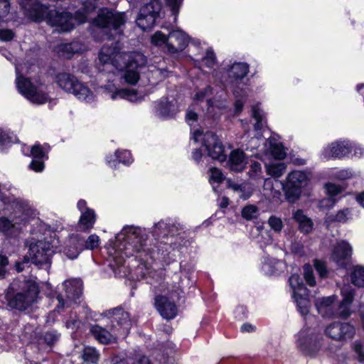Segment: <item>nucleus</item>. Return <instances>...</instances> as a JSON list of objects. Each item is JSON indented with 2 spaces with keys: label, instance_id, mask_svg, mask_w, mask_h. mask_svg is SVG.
I'll use <instances>...</instances> for the list:
<instances>
[{
  "label": "nucleus",
  "instance_id": "nucleus-4",
  "mask_svg": "<svg viewBox=\"0 0 364 364\" xmlns=\"http://www.w3.org/2000/svg\"><path fill=\"white\" fill-rule=\"evenodd\" d=\"M38 292V287L35 282H23L21 291L14 296H11L10 293L7 292L6 298L8 306L11 309L24 311L37 301Z\"/></svg>",
  "mask_w": 364,
  "mask_h": 364
},
{
  "label": "nucleus",
  "instance_id": "nucleus-54",
  "mask_svg": "<svg viewBox=\"0 0 364 364\" xmlns=\"http://www.w3.org/2000/svg\"><path fill=\"white\" fill-rule=\"evenodd\" d=\"M314 267L321 277L324 278L328 275L326 264L320 260L314 261Z\"/></svg>",
  "mask_w": 364,
  "mask_h": 364
},
{
  "label": "nucleus",
  "instance_id": "nucleus-35",
  "mask_svg": "<svg viewBox=\"0 0 364 364\" xmlns=\"http://www.w3.org/2000/svg\"><path fill=\"white\" fill-rule=\"evenodd\" d=\"M293 297L301 314L302 316L307 315L310 308V303L308 299V291H306V294H298V295H294Z\"/></svg>",
  "mask_w": 364,
  "mask_h": 364
},
{
  "label": "nucleus",
  "instance_id": "nucleus-41",
  "mask_svg": "<svg viewBox=\"0 0 364 364\" xmlns=\"http://www.w3.org/2000/svg\"><path fill=\"white\" fill-rule=\"evenodd\" d=\"M151 43L168 51V36L161 31H156L151 37Z\"/></svg>",
  "mask_w": 364,
  "mask_h": 364
},
{
  "label": "nucleus",
  "instance_id": "nucleus-36",
  "mask_svg": "<svg viewBox=\"0 0 364 364\" xmlns=\"http://www.w3.org/2000/svg\"><path fill=\"white\" fill-rule=\"evenodd\" d=\"M156 18V17L152 15H148L146 14L141 15V11H140L136 22L142 31H146L151 28L154 25Z\"/></svg>",
  "mask_w": 364,
  "mask_h": 364
},
{
  "label": "nucleus",
  "instance_id": "nucleus-16",
  "mask_svg": "<svg viewBox=\"0 0 364 364\" xmlns=\"http://www.w3.org/2000/svg\"><path fill=\"white\" fill-rule=\"evenodd\" d=\"M171 299L166 295H157L154 299V306L160 315L167 320L175 318L178 308L175 304L173 296Z\"/></svg>",
  "mask_w": 364,
  "mask_h": 364
},
{
  "label": "nucleus",
  "instance_id": "nucleus-8",
  "mask_svg": "<svg viewBox=\"0 0 364 364\" xmlns=\"http://www.w3.org/2000/svg\"><path fill=\"white\" fill-rule=\"evenodd\" d=\"M53 252L52 246L48 242L45 240L32 242L29 245L28 256L25 257L23 264L16 262V270L21 272L24 269L23 264L28 263L29 260L36 264H46L49 262Z\"/></svg>",
  "mask_w": 364,
  "mask_h": 364
},
{
  "label": "nucleus",
  "instance_id": "nucleus-44",
  "mask_svg": "<svg viewBox=\"0 0 364 364\" xmlns=\"http://www.w3.org/2000/svg\"><path fill=\"white\" fill-rule=\"evenodd\" d=\"M252 117L256 120V122L255 124V129L256 131L261 130L265 122L263 120V112L262 110H261L258 105L252 107Z\"/></svg>",
  "mask_w": 364,
  "mask_h": 364
},
{
  "label": "nucleus",
  "instance_id": "nucleus-24",
  "mask_svg": "<svg viewBox=\"0 0 364 364\" xmlns=\"http://www.w3.org/2000/svg\"><path fill=\"white\" fill-rule=\"evenodd\" d=\"M66 297L70 301H76L82 294V284L80 279H70L63 284Z\"/></svg>",
  "mask_w": 364,
  "mask_h": 364
},
{
  "label": "nucleus",
  "instance_id": "nucleus-20",
  "mask_svg": "<svg viewBox=\"0 0 364 364\" xmlns=\"http://www.w3.org/2000/svg\"><path fill=\"white\" fill-rule=\"evenodd\" d=\"M82 250L83 239L78 235H71L64 242L61 251L68 258L74 259Z\"/></svg>",
  "mask_w": 364,
  "mask_h": 364
},
{
  "label": "nucleus",
  "instance_id": "nucleus-19",
  "mask_svg": "<svg viewBox=\"0 0 364 364\" xmlns=\"http://www.w3.org/2000/svg\"><path fill=\"white\" fill-rule=\"evenodd\" d=\"M156 113L164 118H169L174 117L179 111L178 105L176 100L171 97L161 98L156 102L155 106Z\"/></svg>",
  "mask_w": 364,
  "mask_h": 364
},
{
  "label": "nucleus",
  "instance_id": "nucleus-3",
  "mask_svg": "<svg viewBox=\"0 0 364 364\" xmlns=\"http://www.w3.org/2000/svg\"><path fill=\"white\" fill-rule=\"evenodd\" d=\"M19 4L28 17L38 21L46 18L59 32L69 31L76 22L75 18L68 12L59 13L55 10L48 11V8L41 4L38 0H19Z\"/></svg>",
  "mask_w": 364,
  "mask_h": 364
},
{
  "label": "nucleus",
  "instance_id": "nucleus-43",
  "mask_svg": "<svg viewBox=\"0 0 364 364\" xmlns=\"http://www.w3.org/2000/svg\"><path fill=\"white\" fill-rule=\"evenodd\" d=\"M350 216V213L349 209H344L340 210L336 215L330 214L326 216V222H340L345 223L346 222Z\"/></svg>",
  "mask_w": 364,
  "mask_h": 364
},
{
  "label": "nucleus",
  "instance_id": "nucleus-18",
  "mask_svg": "<svg viewBox=\"0 0 364 364\" xmlns=\"http://www.w3.org/2000/svg\"><path fill=\"white\" fill-rule=\"evenodd\" d=\"M106 93L109 97L116 100L118 99H125L132 102H138L141 101L144 95L134 90L117 89L114 85H108L105 87Z\"/></svg>",
  "mask_w": 364,
  "mask_h": 364
},
{
  "label": "nucleus",
  "instance_id": "nucleus-2",
  "mask_svg": "<svg viewBox=\"0 0 364 364\" xmlns=\"http://www.w3.org/2000/svg\"><path fill=\"white\" fill-rule=\"evenodd\" d=\"M148 235L145 229L133 225H127L116 236V243L109 249V255L117 266L124 263V257L139 254L141 260L147 261L150 249L147 247Z\"/></svg>",
  "mask_w": 364,
  "mask_h": 364
},
{
  "label": "nucleus",
  "instance_id": "nucleus-34",
  "mask_svg": "<svg viewBox=\"0 0 364 364\" xmlns=\"http://www.w3.org/2000/svg\"><path fill=\"white\" fill-rule=\"evenodd\" d=\"M289 286L292 289V296H296L298 294H306L308 291L303 284V281L299 275L292 274L289 279Z\"/></svg>",
  "mask_w": 364,
  "mask_h": 364
},
{
  "label": "nucleus",
  "instance_id": "nucleus-6",
  "mask_svg": "<svg viewBox=\"0 0 364 364\" xmlns=\"http://www.w3.org/2000/svg\"><path fill=\"white\" fill-rule=\"evenodd\" d=\"M16 86L19 92L33 104L42 105L47 102L49 97L46 93V87L41 83L34 85L29 79L18 75L16 68Z\"/></svg>",
  "mask_w": 364,
  "mask_h": 364
},
{
  "label": "nucleus",
  "instance_id": "nucleus-32",
  "mask_svg": "<svg viewBox=\"0 0 364 364\" xmlns=\"http://www.w3.org/2000/svg\"><path fill=\"white\" fill-rule=\"evenodd\" d=\"M176 230L177 228L174 225L161 220L154 225L153 232L156 236L165 237L168 235H173Z\"/></svg>",
  "mask_w": 364,
  "mask_h": 364
},
{
  "label": "nucleus",
  "instance_id": "nucleus-38",
  "mask_svg": "<svg viewBox=\"0 0 364 364\" xmlns=\"http://www.w3.org/2000/svg\"><path fill=\"white\" fill-rule=\"evenodd\" d=\"M353 284L358 287H364V267L361 265L355 266L351 275Z\"/></svg>",
  "mask_w": 364,
  "mask_h": 364
},
{
  "label": "nucleus",
  "instance_id": "nucleus-50",
  "mask_svg": "<svg viewBox=\"0 0 364 364\" xmlns=\"http://www.w3.org/2000/svg\"><path fill=\"white\" fill-rule=\"evenodd\" d=\"M202 61L207 68H213L215 64V56L213 51L208 50Z\"/></svg>",
  "mask_w": 364,
  "mask_h": 364
},
{
  "label": "nucleus",
  "instance_id": "nucleus-49",
  "mask_svg": "<svg viewBox=\"0 0 364 364\" xmlns=\"http://www.w3.org/2000/svg\"><path fill=\"white\" fill-rule=\"evenodd\" d=\"M304 276L306 283L309 286L314 287L316 285V280L314 277L313 269L311 265L305 264L304 266Z\"/></svg>",
  "mask_w": 364,
  "mask_h": 364
},
{
  "label": "nucleus",
  "instance_id": "nucleus-57",
  "mask_svg": "<svg viewBox=\"0 0 364 364\" xmlns=\"http://www.w3.org/2000/svg\"><path fill=\"white\" fill-rule=\"evenodd\" d=\"M9 264L8 258L6 256L0 255V278H4L7 272Z\"/></svg>",
  "mask_w": 364,
  "mask_h": 364
},
{
  "label": "nucleus",
  "instance_id": "nucleus-13",
  "mask_svg": "<svg viewBox=\"0 0 364 364\" xmlns=\"http://www.w3.org/2000/svg\"><path fill=\"white\" fill-rule=\"evenodd\" d=\"M353 247L346 240H340L333 247L330 259L338 267L346 268L351 261Z\"/></svg>",
  "mask_w": 364,
  "mask_h": 364
},
{
  "label": "nucleus",
  "instance_id": "nucleus-40",
  "mask_svg": "<svg viewBox=\"0 0 364 364\" xmlns=\"http://www.w3.org/2000/svg\"><path fill=\"white\" fill-rule=\"evenodd\" d=\"M266 167L268 174L275 178L282 176L287 168L286 164L283 162L272 163Z\"/></svg>",
  "mask_w": 364,
  "mask_h": 364
},
{
  "label": "nucleus",
  "instance_id": "nucleus-7",
  "mask_svg": "<svg viewBox=\"0 0 364 364\" xmlns=\"http://www.w3.org/2000/svg\"><path fill=\"white\" fill-rule=\"evenodd\" d=\"M296 347L305 355H316L323 346V337L314 329L302 328L296 336Z\"/></svg>",
  "mask_w": 364,
  "mask_h": 364
},
{
  "label": "nucleus",
  "instance_id": "nucleus-17",
  "mask_svg": "<svg viewBox=\"0 0 364 364\" xmlns=\"http://www.w3.org/2000/svg\"><path fill=\"white\" fill-rule=\"evenodd\" d=\"M189 37L181 30H173L168 35V52L171 54L183 51L188 46Z\"/></svg>",
  "mask_w": 364,
  "mask_h": 364
},
{
  "label": "nucleus",
  "instance_id": "nucleus-23",
  "mask_svg": "<svg viewBox=\"0 0 364 364\" xmlns=\"http://www.w3.org/2000/svg\"><path fill=\"white\" fill-rule=\"evenodd\" d=\"M90 333L98 342L102 344L113 343L119 336L116 334L114 331H112V333L109 332L99 325L92 326L90 328Z\"/></svg>",
  "mask_w": 364,
  "mask_h": 364
},
{
  "label": "nucleus",
  "instance_id": "nucleus-52",
  "mask_svg": "<svg viewBox=\"0 0 364 364\" xmlns=\"http://www.w3.org/2000/svg\"><path fill=\"white\" fill-rule=\"evenodd\" d=\"M183 0H166V4L171 9L173 14L175 16L174 21L176 20V16L178 13L179 8Z\"/></svg>",
  "mask_w": 364,
  "mask_h": 364
},
{
  "label": "nucleus",
  "instance_id": "nucleus-10",
  "mask_svg": "<svg viewBox=\"0 0 364 364\" xmlns=\"http://www.w3.org/2000/svg\"><path fill=\"white\" fill-rule=\"evenodd\" d=\"M105 316L110 319L111 330L119 336H126L131 328L132 322L128 312L117 307L105 312Z\"/></svg>",
  "mask_w": 364,
  "mask_h": 364
},
{
  "label": "nucleus",
  "instance_id": "nucleus-5",
  "mask_svg": "<svg viewBox=\"0 0 364 364\" xmlns=\"http://www.w3.org/2000/svg\"><path fill=\"white\" fill-rule=\"evenodd\" d=\"M124 22L123 14L107 9H101L95 20V24L107 33L108 39L114 38L121 34L120 27Z\"/></svg>",
  "mask_w": 364,
  "mask_h": 364
},
{
  "label": "nucleus",
  "instance_id": "nucleus-46",
  "mask_svg": "<svg viewBox=\"0 0 364 364\" xmlns=\"http://www.w3.org/2000/svg\"><path fill=\"white\" fill-rule=\"evenodd\" d=\"M267 222L271 229L276 232H279L284 227L282 219L275 215H272L269 217Z\"/></svg>",
  "mask_w": 364,
  "mask_h": 364
},
{
  "label": "nucleus",
  "instance_id": "nucleus-21",
  "mask_svg": "<svg viewBox=\"0 0 364 364\" xmlns=\"http://www.w3.org/2000/svg\"><path fill=\"white\" fill-rule=\"evenodd\" d=\"M260 151L265 155L277 159H283L286 156L284 146L280 141L274 137L269 138Z\"/></svg>",
  "mask_w": 364,
  "mask_h": 364
},
{
  "label": "nucleus",
  "instance_id": "nucleus-62",
  "mask_svg": "<svg viewBox=\"0 0 364 364\" xmlns=\"http://www.w3.org/2000/svg\"><path fill=\"white\" fill-rule=\"evenodd\" d=\"M211 88L210 87H207L203 90L197 92L194 99L197 100H203L205 97L211 94Z\"/></svg>",
  "mask_w": 364,
  "mask_h": 364
},
{
  "label": "nucleus",
  "instance_id": "nucleus-28",
  "mask_svg": "<svg viewBox=\"0 0 364 364\" xmlns=\"http://www.w3.org/2000/svg\"><path fill=\"white\" fill-rule=\"evenodd\" d=\"M336 299L335 296L323 297L316 300V306L319 314L323 316H331L333 313L331 309V305Z\"/></svg>",
  "mask_w": 364,
  "mask_h": 364
},
{
  "label": "nucleus",
  "instance_id": "nucleus-14",
  "mask_svg": "<svg viewBox=\"0 0 364 364\" xmlns=\"http://www.w3.org/2000/svg\"><path fill=\"white\" fill-rule=\"evenodd\" d=\"M324 333L334 341H344L353 338L355 329L349 323L333 322L326 327Z\"/></svg>",
  "mask_w": 364,
  "mask_h": 364
},
{
  "label": "nucleus",
  "instance_id": "nucleus-15",
  "mask_svg": "<svg viewBox=\"0 0 364 364\" xmlns=\"http://www.w3.org/2000/svg\"><path fill=\"white\" fill-rule=\"evenodd\" d=\"M353 143L348 140L337 141L324 147L322 156L325 159L330 158H343L352 152Z\"/></svg>",
  "mask_w": 364,
  "mask_h": 364
},
{
  "label": "nucleus",
  "instance_id": "nucleus-60",
  "mask_svg": "<svg viewBox=\"0 0 364 364\" xmlns=\"http://www.w3.org/2000/svg\"><path fill=\"white\" fill-rule=\"evenodd\" d=\"M14 36V33L10 29L0 30V39L2 41H9L13 39Z\"/></svg>",
  "mask_w": 364,
  "mask_h": 364
},
{
  "label": "nucleus",
  "instance_id": "nucleus-58",
  "mask_svg": "<svg viewBox=\"0 0 364 364\" xmlns=\"http://www.w3.org/2000/svg\"><path fill=\"white\" fill-rule=\"evenodd\" d=\"M30 167L36 172H41L44 169V163L42 159H33L30 164Z\"/></svg>",
  "mask_w": 364,
  "mask_h": 364
},
{
  "label": "nucleus",
  "instance_id": "nucleus-27",
  "mask_svg": "<svg viewBox=\"0 0 364 364\" xmlns=\"http://www.w3.org/2000/svg\"><path fill=\"white\" fill-rule=\"evenodd\" d=\"M96 221V214L92 209H86L81 213L77 228L81 231H88L91 230Z\"/></svg>",
  "mask_w": 364,
  "mask_h": 364
},
{
  "label": "nucleus",
  "instance_id": "nucleus-33",
  "mask_svg": "<svg viewBox=\"0 0 364 364\" xmlns=\"http://www.w3.org/2000/svg\"><path fill=\"white\" fill-rule=\"evenodd\" d=\"M284 264L274 258H267L263 263L262 269L266 274L272 275L282 270Z\"/></svg>",
  "mask_w": 364,
  "mask_h": 364
},
{
  "label": "nucleus",
  "instance_id": "nucleus-48",
  "mask_svg": "<svg viewBox=\"0 0 364 364\" xmlns=\"http://www.w3.org/2000/svg\"><path fill=\"white\" fill-rule=\"evenodd\" d=\"M209 173H210L209 181L211 183H220L224 179L223 173L221 172L220 170H219L217 168H210L209 170Z\"/></svg>",
  "mask_w": 364,
  "mask_h": 364
},
{
  "label": "nucleus",
  "instance_id": "nucleus-12",
  "mask_svg": "<svg viewBox=\"0 0 364 364\" xmlns=\"http://www.w3.org/2000/svg\"><path fill=\"white\" fill-rule=\"evenodd\" d=\"M14 210V218L11 220L6 217L0 218V232L6 235L11 236L15 234L19 230V225L21 223L26 222L30 217L33 215V210L31 207V212L29 215H26L21 209L15 208V205L11 204H6Z\"/></svg>",
  "mask_w": 364,
  "mask_h": 364
},
{
  "label": "nucleus",
  "instance_id": "nucleus-51",
  "mask_svg": "<svg viewBox=\"0 0 364 364\" xmlns=\"http://www.w3.org/2000/svg\"><path fill=\"white\" fill-rule=\"evenodd\" d=\"M150 72L151 77L157 80H161L168 75V70L164 68H156L154 67L153 69H150Z\"/></svg>",
  "mask_w": 364,
  "mask_h": 364
},
{
  "label": "nucleus",
  "instance_id": "nucleus-26",
  "mask_svg": "<svg viewBox=\"0 0 364 364\" xmlns=\"http://www.w3.org/2000/svg\"><path fill=\"white\" fill-rule=\"evenodd\" d=\"M246 164V158L242 151L235 149L231 151L228 160V166L231 171H242Z\"/></svg>",
  "mask_w": 364,
  "mask_h": 364
},
{
  "label": "nucleus",
  "instance_id": "nucleus-63",
  "mask_svg": "<svg viewBox=\"0 0 364 364\" xmlns=\"http://www.w3.org/2000/svg\"><path fill=\"white\" fill-rule=\"evenodd\" d=\"M335 200L332 198H326L320 201L319 205L321 208H331L334 205Z\"/></svg>",
  "mask_w": 364,
  "mask_h": 364
},
{
  "label": "nucleus",
  "instance_id": "nucleus-47",
  "mask_svg": "<svg viewBox=\"0 0 364 364\" xmlns=\"http://www.w3.org/2000/svg\"><path fill=\"white\" fill-rule=\"evenodd\" d=\"M258 209L255 205H249L242 210V215L246 220H252L257 216Z\"/></svg>",
  "mask_w": 364,
  "mask_h": 364
},
{
  "label": "nucleus",
  "instance_id": "nucleus-55",
  "mask_svg": "<svg viewBox=\"0 0 364 364\" xmlns=\"http://www.w3.org/2000/svg\"><path fill=\"white\" fill-rule=\"evenodd\" d=\"M30 154L33 159H43L46 156V153L39 144H36L31 148Z\"/></svg>",
  "mask_w": 364,
  "mask_h": 364
},
{
  "label": "nucleus",
  "instance_id": "nucleus-22",
  "mask_svg": "<svg viewBox=\"0 0 364 364\" xmlns=\"http://www.w3.org/2000/svg\"><path fill=\"white\" fill-rule=\"evenodd\" d=\"M341 291L343 298L339 306L338 314L341 317L347 318L350 315V305L353 300L354 291L350 284H344Z\"/></svg>",
  "mask_w": 364,
  "mask_h": 364
},
{
  "label": "nucleus",
  "instance_id": "nucleus-25",
  "mask_svg": "<svg viewBox=\"0 0 364 364\" xmlns=\"http://www.w3.org/2000/svg\"><path fill=\"white\" fill-rule=\"evenodd\" d=\"M55 81L62 90L69 93L73 92L79 82L74 75L67 73L58 74L55 77Z\"/></svg>",
  "mask_w": 364,
  "mask_h": 364
},
{
  "label": "nucleus",
  "instance_id": "nucleus-39",
  "mask_svg": "<svg viewBox=\"0 0 364 364\" xmlns=\"http://www.w3.org/2000/svg\"><path fill=\"white\" fill-rule=\"evenodd\" d=\"M82 357L85 362L96 364L100 358V353L93 347L87 346L84 348Z\"/></svg>",
  "mask_w": 364,
  "mask_h": 364
},
{
  "label": "nucleus",
  "instance_id": "nucleus-11",
  "mask_svg": "<svg viewBox=\"0 0 364 364\" xmlns=\"http://www.w3.org/2000/svg\"><path fill=\"white\" fill-rule=\"evenodd\" d=\"M308 179L307 174L300 171H292L288 175L284 191L289 202L294 203L299 198L301 188L307 184Z\"/></svg>",
  "mask_w": 364,
  "mask_h": 364
},
{
  "label": "nucleus",
  "instance_id": "nucleus-29",
  "mask_svg": "<svg viewBox=\"0 0 364 364\" xmlns=\"http://www.w3.org/2000/svg\"><path fill=\"white\" fill-rule=\"evenodd\" d=\"M72 94H73L78 100L85 101L87 102H92L95 100L93 92L87 85L80 82H78Z\"/></svg>",
  "mask_w": 364,
  "mask_h": 364
},
{
  "label": "nucleus",
  "instance_id": "nucleus-64",
  "mask_svg": "<svg viewBox=\"0 0 364 364\" xmlns=\"http://www.w3.org/2000/svg\"><path fill=\"white\" fill-rule=\"evenodd\" d=\"M340 180H346L353 176V173L349 170H341L339 171L335 176Z\"/></svg>",
  "mask_w": 364,
  "mask_h": 364
},
{
  "label": "nucleus",
  "instance_id": "nucleus-9",
  "mask_svg": "<svg viewBox=\"0 0 364 364\" xmlns=\"http://www.w3.org/2000/svg\"><path fill=\"white\" fill-rule=\"evenodd\" d=\"M200 138H201L202 145L208 156L219 161H225L226 156L224 153V146L217 135L212 132L203 134L197 130L193 133L192 139L197 142Z\"/></svg>",
  "mask_w": 364,
  "mask_h": 364
},
{
  "label": "nucleus",
  "instance_id": "nucleus-53",
  "mask_svg": "<svg viewBox=\"0 0 364 364\" xmlns=\"http://www.w3.org/2000/svg\"><path fill=\"white\" fill-rule=\"evenodd\" d=\"M326 193L330 198H332L342 191V188L335 183H328L325 186Z\"/></svg>",
  "mask_w": 364,
  "mask_h": 364
},
{
  "label": "nucleus",
  "instance_id": "nucleus-45",
  "mask_svg": "<svg viewBox=\"0 0 364 364\" xmlns=\"http://www.w3.org/2000/svg\"><path fill=\"white\" fill-rule=\"evenodd\" d=\"M100 240L96 234L90 235L86 240H83V249L95 250L100 246Z\"/></svg>",
  "mask_w": 364,
  "mask_h": 364
},
{
  "label": "nucleus",
  "instance_id": "nucleus-37",
  "mask_svg": "<svg viewBox=\"0 0 364 364\" xmlns=\"http://www.w3.org/2000/svg\"><path fill=\"white\" fill-rule=\"evenodd\" d=\"M161 9V4L159 0H151L149 3L145 4L141 9V15L145 14L157 17Z\"/></svg>",
  "mask_w": 364,
  "mask_h": 364
},
{
  "label": "nucleus",
  "instance_id": "nucleus-42",
  "mask_svg": "<svg viewBox=\"0 0 364 364\" xmlns=\"http://www.w3.org/2000/svg\"><path fill=\"white\" fill-rule=\"evenodd\" d=\"M114 157V159H109V157H107L108 163L111 164L112 161L114 162L117 160L119 162H122L124 164H129L133 161L130 152L127 150H123L121 151H117Z\"/></svg>",
  "mask_w": 364,
  "mask_h": 364
},
{
  "label": "nucleus",
  "instance_id": "nucleus-1",
  "mask_svg": "<svg viewBox=\"0 0 364 364\" xmlns=\"http://www.w3.org/2000/svg\"><path fill=\"white\" fill-rule=\"evenodd\" d=\"M105 44L98 54V69L100 71L114 73L125 68L122 77L130 85L136 84L139 79V68L146 63L144 55L137 52L121 53L119 48Z\"/></svg>",
  "mask_w": 364,
  "mask_h": 364
},
{
  "label": "nucleus",
  "instance_id": "nucleus-56",
  "mask_svg": "<svg viewBox=\"0 0 364 364\" xmlns=\"http://www.w3.org/2000/svg\"><path fill=\"white\" fill-rule=\"evenodd\" d=\"M60 335L55 331H47L45 333L43 338L48 345H53L59 338Z\"/></svg>",
  "mask_w": 364,
  "mask_h": 364
},
{
  "label": "nucleus",
  "instance_id": "nucleus-30",
  "mask_svg": "<svg viewBox=\"0 0 364 364\" xmlns=\"http://www.w3.org/2000/svg\"><path fill=\"white\" fill-rule=\"evenodd\" d=\"M294 218L299 223V229L302 232L309 233L313 229L314 224L312 220L306 216L302 210H296L294 213Z\"/></svg>",
  "mask_w": 364,
  "mask_h": 364
},
{
  "label": "nucleus",
  "instance_id": "nucleus-31",
  "mask_svg": "<svg viewBox=\"0 0 364 364\" xmlns=\"http://www.w3.org/2000/svg\"><path fill=\"white\" fill-rule=\"evenodd\" d=\"M249 67L244 63H235L232 65L228 70L229 77L235 80L242 79L246 76L248 73Z\"/></svg>",
  "mask_w": 364,
  "mask_h": 364
},
{
  "label": "nucleus",
  "instance_id": "nucleus-59",
  "mask_svg": "<svg viewBox=\"0 0 364 364\" xmlns=\"http://www.w3.org/2000/svg\"><path fill=\"white\" fill-rule=\"evenodd\" d=\"M9 9L10 3L9 0H0V19L9 13Z\"/></svg>",
  "mask_w": 364,
  "mask_h": 364
},
{
  "label": "nucleus",
  "instance_id": "nucleus-61",
  "mask_svg": "<svg viewBox=\"0 0 364 364\" xmlns=\"http://www.w3.org/2000/svg\"><path fill=\"white\" fill-rule=\"evenodd\" d=\"M353 348L355 353H357L358 360L360 362L364 361V353L363 351V346L361 345V343L358 341L355 342L353 345Z\"/></svg>",
  "mask_w": 364,
  "mask_h": 364
}]
</instances>
